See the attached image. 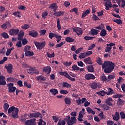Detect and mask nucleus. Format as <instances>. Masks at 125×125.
I'll list each match as a JSON object with an SVG mask.
<instances>
[{
    "instance_id": "nucleus-1",
    "label": "nucleus",
    "mask_w": 125,
    "mask_h": 125,
    "mask_svg": "<svg viewBox=\"0 0 125 125\" xmlns=\"http://www.w3.org/2000/svg\"><path fill=\"white\" fill-rule=\"evenodd\" d=\"M102 69H104L105 73L109 74L113 72V70L115 69V63L110 61H105L102 66Z\"/></svg>"
},
{
    "instance_id": "nucleus-2",
    "label": "nucleus",
    "mask_w": 125,
    "mask_h": 125,
    "mask_svg": "<svg viewBox=\"0 0 125 125\" xmlns=\"http://www.w3.org/2000/svg\"><path fill=\"white\" fill-rule=\"evenodd\" d=\"M64 121L66 122L68 125H73L77 124V118L76 117H70L69 115L66 116L64 118Z\"/></svg>"
},
{
    "instance_id": "nucleus-3",
    "label": "nucleus",
    "mask_w": 125,
    "mask_h": 125,
    "mask_svg": "<svg viewBox=\"0 0 125 125\" xmlns=\"http://www.w3.org/2000/svg\"><path fill=\"white\" fill-rule=\"evenodd\" d=\"M76 103L79 106H81L82 104L84 103L83 106L84 107H88V106L90 105V103L86 101V98H83L82 99H81V98L79 97L78 100H76Z\"/></svg>"
},
{
    "instance_id": "nucleus-4",
    "label": "nucleus",
    "mask_w": 125,
    "mask_h": 125,
    "mask_svg": "<svg viewBox=\"0 0 125 125\" xmlns=\"http://www.w3.org/2000/svg\"><path fill=\"white\" fill-rule=\"evenodd\" d=\"M34 44H35V46H36L37 49H39V50H42V49L44 48L45 45H46V42H45V41L43 42H34Z\"/></svg>"
},
{
    "instance_id": "nucleus-5",
    "label": "nucleus",
    "mask_w": 125,
    "mask_h": 125,
    "mask_svg": "<svg viewBox=\"0 0 125 125\" xmlns=\"http://www.w3.org/2000/svg\"><path fill=\"white\" fill-rule=\"evenodd\" d=\"M7 86L8 88V92L9 93H14L15 92V90H16V87L14 86V84L13 83H9L7 84Z\"/></svg>"
},
{
    "instance_id": "nucleus-6",
    "label": "nucleus",
    "mask_w": 125,
    "mask_h": 125,
    "mask_svg": "<svg viewBox=\"0 0 125 125\" xmlns=\"http://www.w3.org/2000/svg\"><path fill=\"white\" fill-rule=\"evenodd\" d=\"M116 44L115 43L111 42L109 44H106V47L104 50L105 52H107L108 53H111V50L112 49V46H115Z\"/></svg>"
},
{
    "instance_id": "nucleus-7",
    "label": "nucleus",
    "mask_w": 125,
    "mask_h": 125,
    "mask_svg": "<svg viewBox=\"0 0 125 125\" xmlns=\"http://www.w3.org/2000/svg\"><path fill=\"white\" fill-rule=\"evenodd\" d=\"M84 111L85 109L84 108H83L82 111L79 112L78 118H77L78 121L79 122H83V115H84Z\"/></svg>"
},
{
    "instance_id": "nucleus-8",
    "label": "nucleus",
    "mask_w": 125,
    "mask_h": 125,
    "mask_svg": "<svg viewBox=\"0 0 125 125\" xmlns=\"http://www.w3.org/2000/svg\"><path fill=\"white\" fill-rule=\"evenodd\" d=\"M25 125H36V119L26 120L24 123Z\"/></svg>"
},
{
    "instance_id": "nucleus-9",
    "label": "nucleus",
    "mask_w": 125,
    "mask_h": 125,
    "mask_svg": "<svg viewBox=\"0 0 125 125\" xmlns=\"http://www.w3.org/2000/svg\"><path fill=\"white\" fill-rule=\"evenodd\" d=\"M39 117L42 118V114L39 112L30 113L29 115L30 119H33V118H39Z\"/></svg>"
},
{
    "instance_id": "nucleus-10",
    "label": "nucleus",
    "mask_w": 125,
    "mask_h": 125,
    "mask_svg": "<svg viewBox=\"0 0 125 125\" xmlns=\"http://www.w3.org/2000/svg\"><path fill=\"white\" fill-rule=\"evenodd\" d=\"M73 31L76 33L77 35L78 36H82V35H83V30L81 28H73Z\"/></svg>"
},
{
    "instance_id": "nucleus-11",
    "label": "nucleus",
    "mask_w": 125,
    "mask_h": 125,
    "mask_svg": "<svg viewBox=\"0 0 125 125\" xmlns=\"http://www.w3.org/2000/svg\"><path fill=\"white\" fill-rule=\"evenodd\" d=\"M85 79L87 80V81H89V80H95L96 78L94 75L89 73L88 74L85 75Z\"/></svg>"
},
{
    "instance_id": "nucleus-12",
    "label": "nucleus",
    "mask_w": 125,
    "mask_h": 125,
    "mask_svg": "<svg viewBox=\"0 0 125 125\" xmlns=\"http://www.w3.org/2000/svg\"><path fill=\"white\" fill-rule=\"evenodd\" d=\"M4 67L9 74H12V68H13L12 64L9 63L8 65H5Z\"/></svg>"
},
{
    "instance_id": "nucleus-13",
    "label": "nucleus",
    "mask_w": 125,
    "mask_h": 125,
    "mask_svg": "<svg viewBox=\"0 0 125 125\" xmlns=\"http://www.w3.org/2000/svg\"><path fill=\"white\" fill-rule=\"evenodd\" d=\"M11 27V23L9 21H6L5 23L1 25V28L4 30H6L7 28Z\"/></svg>"
},
{
    "instance_id": "nucleus-14",
    "label": "nucleus",
    "mask_w": 125,
    "mask_h": 125,
    "mask_svg": "<svg viewBox=\"0 0 125 125\" xmlns=\"http://www.w3.org/2000/svg\"><path fill=\"white\" fill-rule=\"evenodd\" d=\"M18 33H19V29H11L9 31V35L11 36H15L18 35Z\"/></svg>"
},
{
    "instance_id": "nucleus-15",
    "label": "nucleus",
    "mask_w": 125,
    "mask_h": 125,
    "mask_svg": "<svg viewBox=\"0 0 125 125\" xmlns=\"http://www.w3.org/2000/svg\"><path fill=\"white\" fill-rule=\"evenodd\" d=\"M29 35L32 37V38H37L39 35V33L35 30H32L29 32Z\"/></svg>"
},
{
    "instance_id": "nucleus-16",
    "label": "nucleus",
    "mask_w": 125,
    "mask_h": 125,
    "mask_svg": "<svg viewBox=\"0 0 125 125\" xmlns=\"http://www.w3.org/2000/svg\"><path fill=\"white\" fill-rule=\"evenodd\" d=\"M112 118L114 121H119L120 120V112L116 111L115 114L112 115Z\"/></svg>"
},
{
    "instance_id": "nucleus-17",
    "label": "nucleus",
    "mask_w": 125,
    "mask_h": 125,
    "mask_svg": "<svg viewBox=\"0 0 125 125\" xmlns=\"http://www.w3.org/2000/svg\"><path fill=\"white\" fill-rule=\"evenodd\" d=\"M43 72L47 73V74H50L51 72V67L49 66H45L43 68Z\"/></svg>"
},
{
    "instance_id": "nucleus-18",
    "label": "nucleus",
    "mask_w": 125,
    "mask_h": 125,
    "mask_svg": "<svg viewBox=\"0 0 125 125\" xmlns=\"http://www.w3.org/2000/svg\"><path fill=\"white\" fill-rule=\"evenodd\" d=\"M26 72L30 75H34V74H36V67H31L27 69Z\"/></svg>"
},
{
    "instance_id": "nucleus-19",
    "label": "nucleus",
    "mask_w": 125,
    "mask_h": 125,
    "mask_svg": "<svg viewBox=\"0 0 125 125\" xmlns=\"http://www.w3.org/2000/svg\"><path fill=\"white\" fill-rule=\"evenodd\" d=\"M18 80L14 77H8L7 80V83H17Z\"/></svg>"
},
{
    "instance_id": "nucleus-20",
    "label": "nucleus",
    "mask_w": 125,
    "mask_h": 125,
    "mask_svg": "<svg viewBox=\"0 0 125 125\" xmlns=\"http://www.w3.org/2000/svg\"><path fill=\"white\" fill-rule=\"evenodd\" d=\"M5 79V77L3 76H0V85H5L6 84V82L3 80Z\"/></svg>"
},
{
    "instance_id": "nucleus-21",
    "label": "nucleus",
    "mask_w": 125,
    "mask_h": 125,
    "mask_svg": "<svg viewBox=\"0 0 125 125\" xmlns=\"http://www.w3.org/2000/svg\"><path fill=\"white\" fill-rule=\"evenodd\" d=\"M19 112V109L16 108L15 111L12 112V116L13 118H18V112Z\"/></svg>"
},
{
    "instance_id": "nucleus-22",
    "label": "nucleus",
    "mask_w": 125,
    "mask_h": 125,
    "mask_svg": "<svg viewBox=\"0 0 125 125\" xmlns=\"http://www.w3.org/2000/svg\"><path fill=\"white\" fill-rule=\"evenodd\" d=\"M86 68L89 73H93L94 72V67L92 65H87Z\"/></svg>"
},
{
    "instance_id": "nucleus-23",
    "label": "nucleus",
    "mask_w": 125,
    "mask_h": 125,
    "mask_svg": "<svg viewBox=\"0 0 125 125\" xmlns=\"http://www.w3.org/2000/svg\"><path fill=\"white\" fill-rule=\"evenodd\" d=\"M104 6L105 7L106 10H109L110 9V7H112V3L111 1L105 2L104 3Z\"/></svg>"
},
{
    "instance_id": "nucleus-24",
    "label": "nucleus",
    "mask_w": 125,
    "mask_h": 125,
    "mask_svg": "<svg viewBox=\"0 0 125 125\" xmlns=\"http://www.w3.org/2000/svg\"><path fill=\"white\" fill-rule=\"evenodd\" d=\"M59 74L61 75V76H64V77H65V78H66L67 79H68L69 77H70V75L66 71H60L59 72Z\"/></svg>"
},
{
    "instance_id": "nucleus-25",
    "label": "nucleus",
    "mask_w": 125,
    "mask_h": 125,
    "mask_svg": "<svg viewBox=\"0 0 125 125\" xmlns=\"http://www.w3.org/2000/svg\"><path fill=\"white\" fill-rule=\"evenodd\" d=\"M57 5L56 3H53L50 5L49 6V8H51V9H53L54 12H56V10H57Z\"/></svg>"
},
{
    "instance_id": "nucleus-26",
    "label": "nucleus",
    "mask_w": 125,
    "mask_h": 125,
    "mask_svg": "<svg viewBox=\"0 0 125 125\" xmlns=\"http://www.w3.org/2000/svg\"><path fill=\"white\" fill-rule=\"evenodd\" d=\"M84 62L86 64H89V65H91V64H93V62H92V61H91V59H90V57H88L84 59Z\"/></svg>"
},
{
    "instance_id": "nucleus-27",
    "label": "nucleus",
    "mask_w": 125,
    "mask_h": 125,
    "mask_svg": "<svg viewBox=\"0 0 125 125\" xmlns=\"http://www.w3.org/2000/svg\"><path fill=\"white\" fill-rule=\"evenodd\" d=\"M89 13H90V10H88V9L86 10L85 11H84L82 13L81 18H82V19H83V18L86 17V16L87 15H88V14H89Z\"/></svg>"
},
{
    "instance_id": "nucleus-28",
    "label": "nucleus",
    "mask_w": 125,
    "mask_h": 125,
    "mask_svg": "<svg viewBox=\"0 0 125 125\" xmlns=\"http://www.w3.org/2000/svg\"><path fill=\"white\" fill-rule=\"evenodd\" d=\"M89 86H91L92 89H96L97 88V83L96 82H92L91 83L89 84Z\"/></svg>"
},
{
    "instance_id": "nucleus-29",
    "label": "nucleus",
    "mask_w": 125,
    "mask_h": 125,
    "mask_svg": "<svg viewBox=\"0 0 125 125\" xmlns=\"http://www.w3.org/2000/svg\"><path fill=\"white\" fill-rule=\"evenodd\" d=\"M98 33H99V31L96 30L94 28H92L91 29V34L92 36H96V35H98Z\"/></svg>"
},
{
    "instance_id": "nucleus-30",
    "label": "nucleus",
    "mask_w": 125,
    "mask_h": 125,
    "mask_svg": "<svg viewBox=\"0 0 125 125\" xmlns=\"http://www.w3.org/2000/svg\"><path fill=\"white\" fill-rule=\"evenodd\" d=\"M50 92L52 94V95H56V94H58V90L57 89L53 88L50 90Z\"/></svg>"
},
{
    "instance_id": "nucleus-31",
    "label": "nucleus",
    "mask_w": 125,
    "mask_h": 125,
    "mask_svg": "<svg viewBox=\"0 0 125 125\" xmlns=\"http://www.w3.org/2000/svg\"><path fill=\"white\" fill-rule=\"evenodd\" d=\"M16 108L15 106H12L9 107L8 109V113L9 114H11V113H13V112H14L15 110H16Z\"/></svg>"
},
{
    "instance_id": "nucleus-32",
    "label": "nucleus",
    "mask_w": 125,
    "mask_h": 125,
    "mask_svg": "<svg viewBox=\"0 0 125 125\" xmlns=\"http://www.w3.org/2000/svg\"><path fill=\"white\" fill-rule=\"evenodd\" d=\"M111 101H113V99H112L111 98H109L105 100V103L109 106H112L113 104H112V102H111Z\"/></svg>"
},
{
    "instance_id": "nucleus-33",
    "label": "nucleus",
    "mask_w": 125,
    "mask_h": 125,
    "mask_svg": "<svg viewBox=\"0 0 125 125\" xmlns=\"http://www.w3.org/2000/svg\"><path fill=\"white\" fill-rule=\"evenodd\" d=\"M24 55H25V56H28V57H30L34 55V52H32L31 51H27L25 52Z\"/></svg>"
},
{
    "instance_id": "nucleus-34",
    "label": "nucleus",
    "mask_w": 125,
    "mask_h": 125,
    "mask_svg": "<svg viewBox=\"0 0 125 125\" xmlns=\"http://www.w3.org/2000/svg\"><path fill=\"white\" fill-rule=\"evenodd\" d=\"M36 79L37 81H46V77L42 76V75L37 76Z\"/></svg>"
},
{
    "instance_id": "nucleus-35",
    "label": "nucleus",
    "mask_w": 125,
    "mask_h": 125,
    "mask_svg": "<svg viewBox=\"0 0 125 125\" xmlns=\"http://www.w3.org/2000/svg\"><path fill=\"white\" fill-rule=\"evenodd\" d=\"M54 15H56L57 17H59L60 16H63V15H64V12L62 11L56 12L54 13Z\"/></svg>"
},
{
    "instance_id": "nucleus-36",
    "label": "nucleus",
    "mask_w": 125,
    "mask_h": 125,
    "mask_svg": "<svg viewBox=\"0 0 125 125\" xmlns=\"http://www.w3.org/2000/svg\"><path fill=\"white\" fill-rule=\"evenodd\" d=\"M101 37H106L107 36V31L105 29H102L100 33Z\"/></svg>"
},
{
    "instance_id": "nucleus-37",
    "label": "nucleus",
    "mask_w": 125,
    "mask_h": 125,
    "mask_svg": "<svg viewBox=\"0 0 125 125\" xmlns=\"http://www.w3.org/2000/svg\"><path fill=\"white\" fill-rule=\"evenodd\" d=\"M57 34H55L54 33L51 32L49 33V38L50 39V40H52L53 38H56L57 37Z\"/></svg>"
},
{
    "instance_id": "nucleus-38",
    "label": "nucleus",
    "mask_w": 125,
    "mask_h": 125,
    "mask_svg": "<svg viewBox=\"0 0 125 125\" xmlns=\"http://www.w3.org/2000/svg\"><path fill=\"white\" fill-rule=\"evenodd\" d=\"M62 86L63 87H66V88H71V84H69L67 82H63Z\"/></svg>"
},
{
    "instance_id": "nucleus-39",
    "label": "nucleus",
    "mask_w": 125,
    "mask_h": 125,
    "mask_svg": "<svg viewBox=\"0 0 125 125\" xmlns=\"http://www.w3.org/2000/svg\"><path fill=\"white\" fill-rule=\"evenodd\" d=\"M117 104L119 105V106H122L125 104V101L121 100V98H119L117 101Z\"/></svg>"
},
{
    "instance_id": "nucleus-40",
    "label": "nucleus",
    "mask_w": 125,
    "mask_h": 125,
    "mask_svg": "<svg viewBox=\"0 0 125 125\" xmlns=\"http://www.w3.org/2000/svg\"><path fill=\"white\" fill-rule=\"evenodd\" d=\"M65 40L67 42H73L74 41H75V40L71 38V37H67L65 38Z\"/></svg>"
},
{
    "instance_id": "nucleus-41",
    "label": "nucleus",
    "mask_w": 125,
    "mask_h": 125,
    "mask_svg": "<svg viewBox=\"0 0 125 125\" xmlns=\"http://www.w3.org/2000/svg\"><path fill=\"white\" fill-rule=\"evenodd\" d=\"M86 110L87 113H89V114H92V115H95V112L90 107H87Z\"/></svg>"
},
{
    "instance_id": "nucleus-42",
    "label": "nucleus",
    "mask_w": 125,
    "mask_h": 125,
    "mask_svg": "<svg viewBox=\"0 0 125 125\" xmlns=\"http://www.w3.org/2000/svg\"><path fill=\"white\" fill-rule=\"evenodd\" d=\"M57 27L59 31H60V30H61V24H60V19H57Z\"/></svg>"
},
{
    "instance_id": "nucleus-43",
    "label": "nucleus",
    "mask_w": 125,
    "mask_h": 125,
    "mask_svg": "<svg viewBox=\"0 0 125 125\" xmlns=\"http://www.w3.org/2000/svg\"><path fill=\"white\" fill-rule=\"evenodd\" d=\"M24 86L27 87V88H31L32 87V84L28 83L27 82H24L23 83Z\"/></svg>"
},
{
    "instance_id": "nucleus-44",
    "label": "nucleus",
    "mask_w": 125,
    "mask_h": 125,
    "mask_svg": "<svg viewBox=\"0 0 125 125\" xmlns=\"http://www.w3.org/2000/svg\"><path fill=\"white\" fill-rule=\"evenodd\" d=\"M66 125V121L62 119H60L59 120L58 125Z\"/></svg>"
},
{
    "instance_id": "nucleus-45",
    "label": "nucleus",
    "mask_w": 125,
    "mask_h": 125,
    "mask_svg": "<svg viewBox=\"0 0 125 125\" xmlns=\"http://www.w3.org/2000/svg\"><path fill=\"white\" fill-rule=\"evenodd\" d=\"M106 93H107V92H105L104 90H102L97 92V94H99V95H101V96H104Z\"/></svg>"
},
{
    "instance_id": "nucleus-46",
    "label": "nucleus",
    "mask_w": 125,
    "mask_h": 125,
    "mask_svg": "<svg viewBox=\"0 0 125 125\" xmlns=\"http://www.w3.org/2000/svg\"><path fill=\"white\" fill-rule=\"evenodd\" d=\"M113 22H115L118 25H122L123 24V22L122 21V20L121 19H116L113 20Z\"/></svg>"
},
{
    "instance_id": "nucleus-47",
    "label": "nucleus",
    "mask_w": 125,
    "mask_h": 125,
    "mask_svg": "<svg viewBox=\"0 0 125 125\" xmlns=\"http://www.w3.org/2000/svg\"><path fill=\"white\" fill-rule=\"evenodd\" d=\"M13 15L19 18H21V13L19 11L13 13Z\"/></svg>"
},
{
    "instance_id": "nucleus-48",
    "label": "nucleus",
    "mask_w": 125,
    "mask_h": 125,
    "mask_svg": "<svg viewBox=\"0 0 125 125\" xmlns=\"http://www.w3.org/2000/svg\"><path fill=\"white\" fill-rule=\"evenodd\" d=\"M1 36L2 38H4V39H8V38H9V36L6 33V32H3L1 34Z\"/></svg>"
},
{
    "instance_id": "nucleus-49",
    "label": "nucleus",
    "mask_w": 125,
    "mask_h": 125,
    "mask_svg": "<svg viewBox=\"0 0 125 125\" xmlns=\"http://www.w3.org/2000/svg\"><path fill=\"white\" fill-rule=\"evenodd\" d=\"M64 102L65 103V104L69 105V104H71V99L69 98H65L64 99Z\"/></svg>"
},
{
    "instance_id": "nucleus-50",
    "label": "nucleus",
    "mask_w": 125,
    "mask_h": 125,
    "mask_svg": "<svg viewBox=\"0 0 125 125\" xmlns=\"http://www.w3.org/2000/svg\"><path fill=\"white\" fill-rule=\"evenodd\" d=\"M73 71H79L80 70V67L77 65V64H74L72 66Z\"/></svg>"
},
{
    "instance_id": "nucleus-51",
    "label": "nucleus",
    "mask_w": 125,
    "mask_h": 125,
    "mask_svg": "<svg viewBox=\"0 0 125 125\" xmlns=\"http://www.w3.org/2000/svg\"><path fill=\"white\" fill-rule=\"evenodd\" d=\"M95 29H97V30H103L104 29V24H101L98 26H97L95 27Z\"/></svg>"
},
{
    "instance_id": "nucleus-52",
    "label": "nucleus",
    "mask_w": 125,
    "mask_h": 125,
    "mask_svg": "<svg viewBox=\"0 0 125 125\" xmlns=\"http://www.w3.org/2000/svg\"><path fill=\"white\" fill-rule=\"evenodd\" d=\"M38 125H46V123L45 122L43 121L42 119H40L39 122L38 123Z\"/></svg>"
},
{
    "instance_id": "nucleus-53",
    "label": "nucleus",
    "mask_w": 125,
    "mask_h": 125,
    "mask_svg": "<svg viewBox=\"0 0 125 125\" xmlns=\"http://www.w3.org/2000/svg\"><path fill=\"white\" fill-rule=\"evenodd\" d=\"M16 46L18 48H21V47H22V42L21 41H18L16 43Z\"/></svg>"
},
{
    "instance_id": "nucleus-54",
    "label": "nucleus",
    "mask_w": 125,
    "mask_h": 125,
    "mask_svg": "<svg viewBox=\"0 0 125 125\" xmlns=\"http://www.w3.org/2000/svg\"><path fill=\"white\" fill-rule=\"evenodd\" d=\"M94 38L95 37H92L90 36H85L84 37V40H85V41H90V40H93Z\"/></svg>"
},
{
    "instance_id": "nucleus-55",
    "label": "nucleus",
    "mask_w": 125,
    "mask_h": 125,
    "mask_svg": "<svg viewBox=\"0 0 125 125\" xmlns=\"http://www.w3.org/2000/svg\"><path fill=\"white\" fill-rule=\"evenodd\" d=\"M21 28L23 30H27V29H29V28H30V25L28 24H25L23 26L21 27Z\"/></svg>"
},
{
    "instance_id": "nucleus-56",
    "label": "nucleus",
    "mask_w": 125,
    "mask_h": 125,
    "mask_svg": "<svg viewBox=\"0 0 125 125\" xmlns=\"http://www.w3.org/2000/svg\"><path fill=\"white\" fill-rule=\"evenodd\" d=\"M47 57H48L49 58H52V57H54V56H55V54H54V52H53L52 54L47 53Z\"/></svg>"
},
{
    "instance_id": "nucleus-57",
    "label": "nucleus",
    "mask_w": 125,
    "mask_h": 125,
    "mask_svg": "<svg viewBox=\"0 0 125 125\" xmlns=\"http://www.w3.org/2000/svg\"><path fill=\"white\" fill-rule=\"evenodd\" d=\"M56 39H57V42L59 43L60 42V41H61L62 39V36L61 35H57V37H56Z\"/></svg>"
},
{
    "instance_id": "nucleus-58",
    "label": "nucleus",
    "mask_w": 125,
    "mask_h": 125,
    "mask_svg": "<svg viewBox=\"0 0 125 125\" xmlns=\"http://www.w3.org/2000/svg\"><path fill=\"white\" fill-rule=\"evenodd\" d=\"M123 95L120 94H117L116 95H115L113 96L114 98H122V97H123Z\"/></svg>"
},
{
    "instance_id": "nucleus-59",
    "label": "nucleus",
    "mask_w": 125,
    "mask_h": 125,
    "mask_svg": "<svg viewBox=\"0 0 125 125\" xmlns=\"http://www.w3.org/2000/svg\"><path fill=\"white\" fill-rule=\"evenodd\" d=\"M31 49V46L29 45H26L24 47V52H26L27 51H29Z\"/></svg>"
},
{
    "instance_id": "nucleus-60",
    "label": "nucleus",
    "mask_w": 125,
    "mask_h": 125,
    "mask_svg": "<svg viewBox=\"0 0 125 125\" xmlns=\"http://www.w3.org/2000/svg\"><path fill=\"white\" fill-rule=\"evenodd\" d=\"M101 79L103 82H106L107 81V78L104 74H102V76L101 77Z\"/></svg>"
},
{
    "instance_id": "nucleus-61",
    "label": "nucleus",
    "mask_w": 125,
    "mask_h": 125,
    "mask_svg": "<svg viewBox=\"0 0 125 125\" xmlns=\"http://www.w3.org/2000/svg\"><path fill=\"white\" fill-rule=\"evenodd\" d=\"M96 62L98 64H99V65H102V60H101V59L100 58L98 57L97 59Z\"/></svg>"
},
{
    "instance_id": "nucleus-62",
    "label": "nucleus",
    "mask_w": 125,
    "mask_h": 125,
    "mask_svg": "<svg viewBox=\"0 0 125 125\" xmlns=\"http://www.w3.org/2000/svg\"><path fill=\"white\" fill-rule=\"evenodd\" d=\"M120 117H121V119H122V120H125V112H124L123 111L121 112H120Z\"/></svg>"
},
{
    "instance_id": "nucleus-63",
    "label": "nucleus",
    "mask_w": 125,
    "mask_h": 125,
    "mask_svg": "<svg viewBox=\"0 0 125 125\" xmlns=\"http://www.w3.org/2000/svg\"><path fill=\"white\" fill-rule=\"evenodd\" d=\"M60 92L61 94H68V91L64 89L61 90Z\"/></svg>"
},
{
    "instance_id": "nucleus-64",
    "label": "nucleus",
    "mask_w": 125,
    "mask_h": 125,
    "mask_svg": "<svg viewBox=\"0 0 125 125\" xmlns=\"http://www.w3.org/2000/svg\"><path fill=\"white\" fill-rule=\"evenodd\" d=\"M52 119H53V121L55 122V123H57V122H58L59 118L57 117V116H55L52 117Z\"/></svg>"
}]
</instances>
